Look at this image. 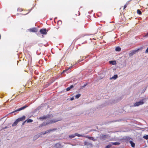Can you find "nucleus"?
<instances>
[{
	"label": "nucleus",
	"mask_w": 148,
	"mask_h": 148,
	"mask_svg": "<svg viewBox=\"0 0 148 148\" xmlns=\"http://www.w3.org/2000/svg\"><path fill=\"white\" fill-rule=\"evenodd\" d=\"M60 120V119H53L50 121L49 122H44L42 123L39 126L40 127H42V126H45L50 123H56L57 121H59Z\"/></svg>",
	"instance_id": "obj_1"
},
{
	"label": "nucleus",
	"mask_w": 148,
	"mask_h": 148,
	"mask_svg": "<svg viewBox=\"0 0 148 148\" xmlns=\"http://www.w3.org/2000/svg\"><path fill=\"white\" fill-rule=\"evenodd\" d=\"M144 103V99L140 100L139 101L135 103L134 104L131 106L132 107H135L138 106L140 105H142Z\"/></svg>",
	"instance_id": "obj_2"
},
{
	"label": "nucleus",
	"mask_w": 148,
	"mask_h": 148,
	"mask_svg": "<svg viewBox=\"0 0 148 148\" xmlns=\"http://www.w3.org/2000/svg\"><path fill=\"white\" fill-rule=\"evenodd\" d=\"M140 49H137L134 50L130 52L129 53V56L130 57H131L134 55V54H135Z\"/></svg>",
	"instance_id": "obj_3"
},
{
	"label": "nucleus",
	"mask_w": 148,
	"mask_h": 148,
	"mask_svg": "<svg viewBox=\"0 0 148 148\" xmlns=\"http://www.w3.org/2000/svg\"><path fill=\"white\" fill-rule=\"evenodd\" d=\"M48 31V30H47L46 29H42L40 30V33L43 34H46L47 32Z\"/></svg>",
	"instance_id": "obj_4"
},
{
	"label": "nucleus",
	"mask_w": 148,
	"mask_h": 148,
	"mask_svg": "<svg viewBox=\"0 0 148 148\" xmlns=\"http://www.w3.org/2000/svg\"><path fill=\"white\" fill-rule=\"evenodd\" d=\"M51 115H50L48 114L46 116H43L40 117L39 119L40 120L46 119L47 118H50L51 117Z\"/></svg>",
	"instance_id": "obj_5"
},
{
	"label": "nucleus",
	"mask_w": 148,
	"mask_h": 148,
	"mask_svg": "<svg viewBox=\"0 0 148 148\" xmlns=\"http://www.w3.org/2000/svg\"><path fill=\"white\" fill-rule=\"evenodd\" d=\"M27 107V106L26 105H25V106L19 108L18 109L16 110L14 112H16L17 111H20L22 110H23L26 108Z\"/></svg>",
	"instance_id": "obj_6"
},
{
	"label": "nucleus",
	"mask_w": 148,
	"mask_h": 148,
	"mask_svg": "<svg viewBox=\"0 0 148 148\" xmlns=\"http://www.w3.org/2000/svg\"><path fill=\"white\" fill-rule=\"evenodd\" d=\"M108 136L107 135H102L100 136V138L101 140H105L106 138H107Z\"/></svg>",
	"instance_id": "obj_7"
},
{
	"label": "nucleus",
	"mask_w": 148,
	"mask_h": 148,
	"mask_svg": "<svg viewBox=\"0 0 148 148\" xmlns=\"http://www.w3.org/2000/svg\"><path fill=\"white\" fill-rule=\"evenodd\" d=\"M25 116H23L22 117L19 118L17 119L18 121V122L20 121H23L25 119Z\"/></svg>",
	"instance_id": "obj_8"
},
{
	"label": "nucleus",
	"mask_w": 148,
	"mask_h": 148,
	"mask_svg": "<svg viewBox=\"0 0 148 148\" xmlns=\"http://www.w3.org/2000/svg\"><path fill=\"white\" fill-rule=\"evenodd\" d=\"M29 31L31 32H36L37 31V29L36 28H33L29 29Z\"/></svg>",
	"instance_id": "obj_9"
},
{
	"label": "nucleus",
	"mask_w": 148,
	"mask_h": 148,
	"mask_svg": "<svg viewBox=\"0 0 148 148\" xmlns=\"http://www.w3.org/2000/svg\"><path fill=\"white\" fill-rule=\"evenodd\" d=\"M85 137L87 138L88 139H89L90 140H92L93 141H95L97 139L94 138L93 137H91V136H85Z\"/></svg>",
	"instance_id": "obj_10"
},
{
	"label": "nucleus",
	"mask_w": 148,
	"mask_h": 148,
	"mask_svg": "<svg viewBox=\"0 0 148 148\" xmlns=\"http://www.w3.org/2000/svg\"><path fill=\"white\" fill-rule=\"evenodd\" d=\"M84 145L86 146H92V144L90 143H89L87 141H85L84 142Z\"/></svg>",
	"instance_id": "obj_11"
},
{
	"label": "nucleus",
	"mask_w": 148,
	"mask_h": 148,
	"mask_svg": "<svg viewBox=\"0 0 148 148\" xmlns=\"http://www.w3.org/2000/svg\"><path fill=\"white\" fill-rule=\"evenodd\" d=\"M56 129H55V128L50 129L49 130L46 131L45 132L46 133V134H47V133H50L52 131H54L56 130Z\"/></svg>",
	"instance_id": "obj_12"
},
{
	"label": "nucleus",
	"mask_w": 148,
	"mask_h": 148,
	"mask_svg": "<svg viewBox=\"0 0 148 148\" xmlns=\"http://www.w3.org/2000/svg\"><path fill=\"white\" fill-rule=\"evenodd\" d=\"M18 121L17 120V119H16V121L14 123L12 124V126L14 127L16 126L18 123Z\"/></svg>",
	"instance_id": "obj_13"
},
{
	"label": "nucleus",
	"mask_w": 148,
	"mask_h": 148,
	"mask_svg": "<svg viewBox=\"0 0 148 148\" xmlns=\"http://www.w3.org/2000/svg\"><path fill=\"white\" fill-rule=\"evenodd\" d=\"M75 136H77L78 137H85V136L84 135V134H80L77 133H75Z\"/></svg>",
	"instance_id": "obj_14"
},
{
	"label": "nucleus",
	"mask_w": 148,
	"mask_h": 148,
	"mask_svg": "<svg viewBox=\"0 0 148 148\" xmlns=\"http://www.w3.org/2000/svg\"><path fill=\"white\" fill-rule=\"evenodd\" d=\"M118 77V75H115L114 76L110 77V79H115Z\"/></svg>",
	"instance_id": "obj_15"
},
{
	"label": "nucleus",
	"mask_w": 148,
	"mask_h": 148,
	"mask_svg": "<svg viewBox=\"0 0 148 148\" xmlns=\"http://www.w3.org/2000/svg\"><path fill=\"white\" fill-rule=\"evenodd\" d=\"M111 144L112 145H120V143L118 142H112L111 143Z\"/></svg>",
	"instance_id": "obj_16"
},
{
	"label": "nucleus",
	"mask_w": 148,
	"mask_h": 148,
	"mask_svg": "<svg viewBox=\"0 0 148 148\" xmlns=\"http://www.w3.org/2000/svg\"><path fill=\"white\" fill-rule=\"evenodd\" d=\"M121 48L119 47H117L115 48V50L117 51H120L121 50Z\"/></svg>",
	"instance_id": "obj_17"
},
{
	"label": "nucleus",
	"mask_w": 148,
	"mask_h": 148,
	"mask_svg": "<svg viewBox=\"0 0 148 148\" xmlns=\"http://www.w3.org/2000/svg\"><path fill=\"white\" fill-rule=\"evenodd\" d=\"M130 143L131 146L132 147H134L135 146V144L132 141H130Z\"/></svg>",
	"instance_id": "obj_18"
},
{
	"label": "nucleus",
	"mask_w": 148,
	"mask_h": 148,
	"mask_svg": "<svg viewBox=\"0 0 148 148\" xmlns=\"http://www.w3.org/2000/svg\"><path fill=\"white\" fill-rule=\"evenodd\" d=\"M110 62L111 64L113 65H115L116 64V62L115 61H111Z\"/></svg>",
	"instance_id": "obj_19"
},
{
	"label": "nucleus",
	"mask_w": 148,
	"mask_h": 148,
	"mask_svg": "<svg viewBox=\"0 0 148 148\" xmlns=\"http://www.w3.org/2000/svg\"><path fill=\"white\" fill-rule=\"evenodd\" d=\"M39 137V135H36L34 136V137L33 139L34 140H36Z\"/></svg>",
	"instance_id": "obj_20"
},
{
	"label": "nucleus",
	"mask_w": 148,
	"mask_h": 148,
	"mask_svg": "<svg viewBox=\"0 0 148 148\" xmlns=\"http://www.w3.org/2000/svg\"><path fill=\"white\" fill-rule=\"evenodd\" d=\"M27 123H31L33 122V120L31 119H28L26 120Z\"/></svg>",
	"instance_id": "obj_21"
},
{
	"label": "nucleus",
	"mask_w": 148,
	"mask_h": 148,
	"mask_svg": "<svg viewBox=\"0 0 148 148\" xmlns=\"http://www.w3.org/2000/svg\"><path fill=\"white\" fill-rule=\"evenodd\" d=\"M75 136V134L74 135H71L69 136V137L70 138H74Z\"/></svg>",
	"instance_id": "obj_22"
},
{
	"label": "nucleus",
	"mask_w": 148,
	"mask_h": 148,
	"mask_svg": "<svg viewBox=\"0 0 148 148\" xmlns=\"http://www.w3.org/2000/svg\"><path fill=\"white\" fill-rule=\"evenodd\" d=\"M137 13L138 14L140 15L141 14L142 12L140 10L138 9L137 10Z\"/></svg>",
	"instance_id": "obj_23"
},
{
	"label": "nucleus",
	"mask_w": 148,
	"mask_h": 148,
	"mask_svg": "<svg viewBox=\"0 0 148 148\" xmlns=\"http://www.w3.org/2000/svg\"><path fill=\"white\" fill-rule=\"evenodd\" d=\"M112 146V145L111 144H110L109 145H107L105 148H110V147Z\"/></svg>",
	"instance_id": "obj_24"
},
{
	"label": "nucleus",
	"mask_w": 148,
	"mask_h": 148,
	"mask_svg": "<svg viewBox=\"0 0 148 148\" xmlns=\"http://www.w3.org/2000/svg\"><path fill=\"white\" fill-rule=\"evenodd\" d=\"M81 96L80 94H78L75 95V97L76 99H78Z\"/></svg>",
	"instance_id": "obj_25"
},
{
	"label": "nucleus",
	"mask_w": 148,
	"mask_h": 148,
	"mask_svg": "<svg viewBox=\"0 0 148 148\" xmlns=\"http://www.w3.org/2000/svg\"><path fill=\"white\" fill-rule=\"evenodd\" d=\"M143 138H144L145 139L147 140L148 139V135H147L146 136H144Z\"/></svg>",
	"instance_id": "obj_26"
},
{
	"label": "nucleus",
	"mask_w": 148,
	"mask_h": 148,
	"mask_svg": "<svg viewBox=\"0 0 148 148\" xmlns=\"http://www.w3.org/2000/svg\"><path fill=\"white\" fill-rule=\"evenodd\" d=\"M128 4L126 3L124 6L123 9H125L127 7Z\"/></svg>",
	"instance_id": "obj_27"
},
{
	"label": "nucleus",
	"mask_w": 148,
	"mask_h": 148,
	"mask_svg": "<svg viewBox=\"0 0 148 148\" xmlns=\"http://www.w3.org/2000/svg\"><path fill=\"white\" fill-rule=\"evenodd\" d=\"M41 134L40 135H44L46 134V133H45V132H42L41 133Z\"/></svg>",
	"instance_id": "obj_28"
},
{
	"label": "nucleus",
	"mask_w": 148,
	"mask_h": 148,
	"mask_svg": "<svg viewBox=\"0 0 148 148\" xmlns=\"http://www.w3.org/2000/svg\"><path fill=\"white\" fill-rule=\"evenodd\" d=\"M87 84L86 83V84H84V86H82V88H84L85 86H86L87 85Z\"/></svg>",
	"instance_id": "obj_29"
},
{
	"label": "nucleus",
	"mask_w": 148,
	"mask_h": 148,
	"mask_svg": "<svg viewBox=\"0 0 148 148\" xmlns=\"http://www.w3.org/2000/svg\"><path fill=\"white\" fill-rule=\"evenodd\" d=\"M71 89V88H70V87H68V88H66V91H69V90H70Z\"/></svg>",
	"instance_id": "obj_30"
},
{
	"label": "nucleus",
	"mask_w": 148,
	"mask_h": 148,
	"mask_svg": "<svg viewBox=\"0 0 148 148\" xmlns=\"http://www.w3.org/2000/svg\"><path fill=\"white\" fill-rule=\"evenodd\" d=\"M117 101H114V102H112V103H110L111 104H112L113 103H116L117 102Z\"/></svg>",
	"instance_id": "obj_31"
},
{
	"label": "nucleus",
	"mask_w": 148,
	"mask_h": 148,
	"mask_svg": "<svg viewBox=\"0 0 148 148\" xmlns=\"http://www.w3.org/2000/svg\"><path fill=\"white\" fill-rule=\"evenodd\" d=\"M8 127H9L8 126H5V127H4L2 129H2H7V128H8Z\"/></svg>",
	"instance_id": "obj_32"
},
{
	"label": "nucleus",
	"mask_w": 148,
	"mask_h": 148,
	"mask_svg": "<svg viewBox=\"0 0 148 148\" xmlns=\"http://www.w3.org/2000/svg\"><path fill=\"white\" fill-rule=\"evenodd\" d=\"M58 146H60V145L59 144H56L55 147V148H56Z\"/></svg>",
	"instance_id": "obj_33"
},
{
	"label": "nucleus",
	"mask_w": 148,
	"mask_h": 148,
	"mask_svg": "<svg viewBox=\"0 0 148 148\" xmlns=\"http://www.w3.org/2000/svg\"><path fill=\"white\" fill-rule=\"evenodd\" d=\"M82 60H78L77 61V62H76L77 63H78L79 62H81V61H82Z\"/></svg>",
	"instance_id": "obj_34"
},
{
	"label": "nucleus",
	"mask_w": 148,
	"mask_h": 148,
	"mask_svg": "<svg viewBox=\"0 0 148 148\" xmlns=\"http://www.w3.org/2000/svg\"><path fill=\"white\" fill-rule=\"evenodd\" d=\"M145 37H148V32L144 36Z\"/></svg>",
	"instance_id": "obj_35"
},
{
	"label": "nucleus",
	"mask_w": 148,
	"mask_h": 148,
	"mask_svg": "<svg viewBox=\"0 0 148 148\" xmlns=\"http://www.w3.org/2000/svg\"><path fill=\"white\" fill-rule=\"evenodd\" d=\"M69 70V69H67L66 70H64L63 71V72L62 73H65L67 71H68Z\"/></svg>",
	"instance_id": "obj_36"
},
{
	"label": "nucleus",
	"mask_w": 148,
	"mask_h": 148,
	"mask_svg": "<svg viewBox=\"0 0 148 148\" xmlns=\"http://www.w3.org/2000/svg\"><path fill=\"white\" fill-rule=\"evenodd\" d=\"M18 11H19V12H21V11H22V10H21V9H20V8H18Z\"/></svg>",
	"instance_id": "obj_37"
},
{
	"label": "nucleus",
	"mask_w": 148,
	"mask_h": 148,
	"mask_svg": "<svg viewBox=\"0 0 148 148\" xmlns=\"http://www.w3.org/2000/svg\"><path fill=\"white\" fill-rule=\"evenodd\" d=\"M26 122V121H24V122H23L22 123V125H24L25 123Z\"/></svg>",
	"instance_id": "obj_38"
},
{
	"label": "nucleus",
	"mask_w": 148,
	"mask_h": 148,
	"mask_svg": "<svg viewBox=\"0 0 148 148\" xmlns=\"http://www.w3.org/2000/svg\"><path fill=\"white\" fill-rule=\"evenodd\" d=\"M145 53H148V47L147 48V49L145 51Z\"/></svg>",
	"instance_id": "obj_39"
},
{
	"label": "nucleus",
	"mask_w": 148,
	"mask_h": 148,
	"mask_svg": "<svg viewBox=\"0 0 148 148\" xmlns=\"http://www.w3.org/2000/svg\"><path fill=\"white\" fill-rule=\"evenodd\" d=\"M74 99V98L73 97H72V98H71L70 100L71 101H72Z\"/></svg>",
	"instance_id": "obj_40"
},
{
	"label": "nucleus",
	"mask_w": 148,
	"mask_h": 148,
	"mask_svg": "<svg viewBox=\"0 0 148 148\" xmlns=\"http://www.w3.org/2000/svg\"><path fill=\"white\" fill-rule=\"evenodd\" d=\"M69 87L71 89L73 87V85H71Z\"/></svg>",
	"instance_id": "obj_41"
},
{
	"label": "nucleus",
	"mask_w": 148,
	"mask_h": 148,
	"mask_svg": "<svg viewBox=\"0 0 148 148\" xmlns=\"http://www.w3.org/2000/svg\"><path fill=\"white\" fill-rule=\"evenodd\" d=\"M39 107H38V108H37V109L38 110H39Z\"/></svg>",
	"instance_id": "obj_42"
},
{
	"label": "nucleus",
	"mask_w": 148,
	"mask_h": 148,
	"mask_svg": "<svg viewBox=\"0 0 148 148\" xmlns=\"http://www.w3.org/2000/svg\"><path fill=\"white\" fill-rule=\"evenodd\" d=\"M72 66H71V67H70V68H71L72 67Z\"/></svg>",
	"instance_id": "obj_43"
},
{
	"label": "nucleus",
	"mask_w": 148,
	"mask_h": 148,
	"mask_svg": "<svg viewBox=\"0 0 148 148\" xmlns=\"http://www.w3.org/2000/svg\"><path fill=\"white\" fill-rule=\"evenodd\" d=\"M14 112H13L12 113H14Z\"/></svg>",
	"instance_id": "obj_44"
}]
</instances>
